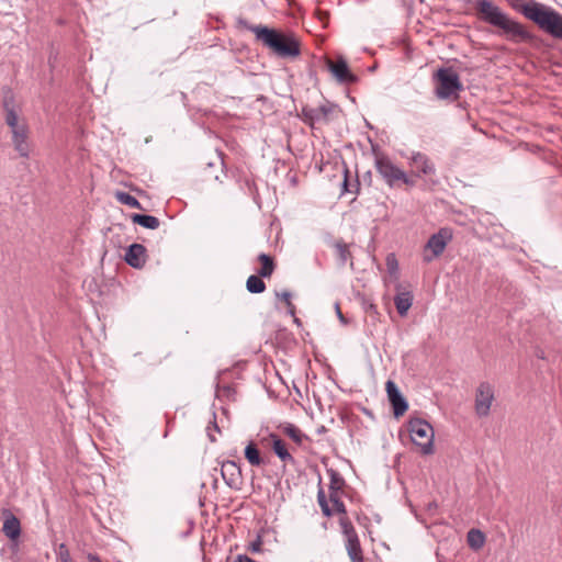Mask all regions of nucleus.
Masks as SVG:
<instances>
[{
  "label": "nucleus",
  "instance_id": "34",
  "mask_svg": "<svg viewBox=\"0 0 562 562\" xmlns=\"http://www.w3.org/2000/svg\"><path fill=\"white\" fill-rule=\"evenodd\" d=\"M386 266L390 273H396L398 269V263L393 254L387 255L386 257Z\"/></svg>",
  "mask_w": 562,
  "mask_h": 562
},
{
  "label": "nucleus",
  "instance_id": "10",
  "mask_svg": "<svg viewBox=\"0 0 562 562\" xmlns=\"http://www.w3.org/2000/svg\"><path fill=\"white\" fill-rule=\"evenodd\" d=\"M221 474L224 482L234 490H240L243 476L240 467L235 461H224L221 467Z\"/></svg>",
  "mask_w": 562,
  "mask_h": 562
},
{
  "label": "nucleus",
  "instance_id": "20",
  "mask_svg": "<svg viewBox=\"0 0 562 562\" xmlns=\"http://www.w3.org/2000/svg\"><path fill=\"white\" fill-rule=\"evenodd\" d=\"M245 458L252 467H261L266 463L256 443L250 441L245 448Z\"/></svg>",
  "mask_w": 562,
  "mask_h": 562
},
{
  "label": "nucleus",
  "instance_id": "23",
  "mask_svg": "<svg viewBox=\"0 0 562 562\" xmlns=\"http://www.w3.org/2000/svg\"><path fill=\"white\" fill-rule=\"evenodd\" d=\"M258 260L261 262V268L258 270V274L261 278H269L274 271L273 259L266 254H260L258 256Z\"/></svg>",
  "mask_w": 562,
  "mask_h": 562
},
{
  "label": "nucleus",
  "instance_id": "13",
  "mask_svg": "<svg viewBox=\"0 0 562 562\" xmlns=\"http://www.w3.org/2000/svg\"><path fill=\"white\" fill-rule=\"evenodd\" d=\"M328 68L333 76L342 83H351L357 80V77L352 75L345 59L340 58L336 61H328Z\"/></svg>",
  "mask_w": 562,
  "mask_h": 562
},
{
  "label": "nucleus",
  "instance_id": "35",
  "mask_svg": "<svg viewBox=\"0 0 562 562\" xmlns=\"http://www.w3.org/2000/svg\"><path fill=\"white\" fill-rule=\"evenodd\" d=\"M206 430H207V436H209L210 440L212 442H215L216 438H215L213 432H215V431L218 432L220 431V428H218L216 422L213 420L212 423H210V425L207 426Z\"/></svg>",
  "mask_w": 562,
  "mask_h": 562
},
{
  "label": "nucleus",
  "instance_id": "8",
  "mask_svg": "<svg viewBox=\"0 0 562 562\" xmlns=\"http://www.w3.org/2000/svg\"><path fill=\"white\" fill-rule=\"evenodd\" d=\"M451 239L452 233L448 228H441L438 233L431 235L425 246L424 261L430 262L434 258L440 256Z\"/></svg>",
  "mask_w": 562,
  "mask_h": 562
},
{
  "label": "nucleus",
  "instance_id": "22",
  "mask_svg": "<svg viewBox=\"0 0 562 562\" xmlns=\"http://www.w3.org/2000/svg\"><path fill=\"white\" fill-rule=\"evenodd\" d=\"M4 109H5V123L11 128V133H13V131H19V130L27 127L26 124L18 123V115L14 112V110L9 105V102L7 100L4 101Z\"/></svg>",
  "mask_w": 562,
  "mask_h": 562
},
{
  "label": "nucleus",
  "instance_id": "7",
  "mask_svg": "<svg viewBox=\"0 0 562 562\" xmlns=\"http://www.w3.org/2000/svg\"><path fill=\"white\" fill-rule=\"evenodd\" d=\"M495 401L494 386L488 382H481L475 390L474 411L479 417H487Z\"/></svg>",
  "mask_w": 562,
  "mask_h": 562
},
{
  "label": "nucleus",
  "instance_id": "29",
  "mask_svg": "<svg viewBox=\"0 0 562 562\" xmlns=\"http://www.w3.org/2000/svg\"><path fill=\"white\" fill-rule=\"evenodd\" d=\"M317 502L322 508L323 514L326 517H330L333 515V509L330 508L328 501L326 499L325 492L323 490H319L317 493Z\"/></svg>",
  "mask_w": 562,
  "mask_h": 562
},
{
  "label": "nucleus",
  "instance_id": "24",
  "mask_svg": "<svg viewBox=\"0 0 562 562\" xmlns=\"http://www.w3.org/2000/svg\"><path fill=\"white\" fill-rule=\"evenodd\" d=\"M467 540L470 548L479 550L485 543V535L479 529H471L467 535Z\"/></svg>",
  "mask_w": 562,
  "mask_h": 562
},
{
  "label": "nucleus",
  "instance_id": "17",
  "mask_svg": "<svg viewBox=\"0 0 562 562\" xmlns=\"http://www.w3.org/2000/svg\"><path fill=\"white\" fill-rule=\"evenodd\" d=\"M394 303L398 314L405 316L413 304V294L409 291L397 292Z\"/></svg>",
  "mask_w": 562,
  "mask_h": 562
},
{
  "label": "nucleus",
  "instance_id": "25",
  "mask_svg": "<svg viewBox=\"0 0 562 562\" xmlns=\"http://www.w3.org/2000/svg\"><path fill=\"white\" fill-rule=\"evenodd\" d=\"M246 288L250 293H261L266 289L265 282L261 280V277L259 276H250L247 279Z\"/></svg>",
  "mask_w": 562,
  "mask_h": 562
},
{
  "label": "nucleus",
  "instance_id": "11",
  "mask_svg": "<svg viewBox=\"0 0 562 562\" xmlns=\"http://www.w3.org/2000/svg\"><path fill=\"white\" fill-rule=\"evenodd\" d=\"M386 393L389 401L393 407V414L396 418L403 416L408 408V403L401 394L398 387L393 381L386 382Z\"/></svg>",
  "mask_w": 562,
  "mask_h": 562
},
{
  "label": "nucleus",
  "instance_id": "31",
  "mask_svg": "<svg viewBox=\"0 0 562 562\" xmlns=\"http://www.w3.org/2000/svg\"><path fill=\"white\" fill-rule=\"evenodd\" d=\"M340 526L346 538H350L352 535L358 536L352 524L346 517L340 519Z\"/></svg>",
  "mask_w": 562,
  "mask_h": 562
},
{
  "label": "nucleus",
  "instance_id": "3",
  "mask_svg": "<svg viewBox=\"0 0 562 562\" xmlns=\"http://www.w3.org/2000/svg\"><path fill=\"white\" fill-rule=\"evenodd\" d=\"M525 16L553 38L562 40V14L551 7L535 3L525 9Z\"/></svg>",
  "mask_w": 562,
  "mask_h": 562
},
{
  "label": "nucleus",
  "instance_id": "2",
  "mask_svg": "<svg viewBox=\"0 0 562 562\" xmlns=\"http://www.w3.org/2000/svg\"><path fill=\"white\" fill-rule=\"evenodd\" d=\"M247 29L278 57L294 58L301 54V43L293 33H283L265 25H247Z\"/></svg>",
  "mask_w": 562,
  "mask_h": 562
},
{
  "label": "nucleus",
  "instance_id": "40",
  "mask_svg": "<svg viewBox=\"0 0 562 562\" xmlns=\"http://www.w3.org/2000/svg\"><path fill=\"white\" fill-rule=\"evenodd\" d=\"M88 560H89V562H101L100 558L97 554H92V553H90L88 555Z\"/></svg>",
  "mask_w": 562,
  "mask_h": 562
},
{
  "label": "nucleus",
  "instance_id": "6",
  "mask_svg": "<svg viewBox=\"0 0 562 562\" xmlns=\"http://www.w3.org/2000/svg\"><path fill=\"white\" fill-rule=\"evenodd\" d=\"M375 167L381 177L390 187H394L398 181L405 184H413L414 182L407 177L405 171L394 165L392 160L385 156L378 157Z\"/></svg>",
  "mask_w": 562,
  "mask_h": 562
},
{
  "label": "nucleus",
  "instance_id": "1",
  "mask_svg": "<svg viewBox=\"0 0 562 562\" xmlns=\"http://www.w3.org/2000/svg\"><path fill=\"white\" fill-rule=\"evenodd\" d=\"M474 8L481 21L498 27L507 40L512 42H528L532 38L522 24L510 19L492 1L477 0Z\"/></svg>",
  "mask_w": 562,
  "mask_h": 562
},
{
  "label": "nucleus",
  "instance_id": "21",
  "mask_svg": "<svg viewBox=\"0 0 562 562\" xmlns=\"http://www.w3.org/2000/svg\"><path fill=\"white\" fill-rule=\"evenodd\" d=\"M132 221L133 223L149 229H156L159 227L160 224L159 220L156 216L145 214H134L132 216Z\"/></svg>",
  "mask_w": 562,
  "mask_h": 562
},
{
  "label": "nucleus",
  "instance_id": "33",
  "mask_svg": "<svg viewBox=\"0 0 562 562\" xmlns=\"http://www.w3.org/2000/svg\"><path fill=\"white\" fill-rule=\"evenodd\" d=\"M285 434L296 442H301L302 434L300 429L293 425L285 428Z\"/></svg>",
  "mask_w": 562,
  "mask_h": 562
},
{
  "label": "nucleus",
  "instance_id": "39",
  "mask_svg": "<svg viewBox=\"0 0 562 562\" xmlns=\"http://www.w3.org/2000/svg\"><path fill=\"white\" fill-rule=\"evenodd\" d=\"M235 562H256L255 560L250 559L249 557L247 555H244V554H239L237 555Z\"/></svg>",
  "mask_w": 562,
  "mask_h": 562
},
{
  "label": "nucleus",
  "instance_id": "41",
  "mask_svg": "<svg viewBox=\"0 0 562 562\" xmlns=\"http://www.w3.org/2000/svg\"><path fill=\"white\" fill-rule=\"evenodd\" d=\"M336 310H337V315H338L339 319H340L342 323H345V317H344V315L341 314V312H340V310H339V306H338V305H336Z\"/></svg>",
  "mask_w": 562,
  "mask_h": 562
},
{
  "label": "nucleus",
  "instance_id": "30",
  "mask_svg": "<svg viewBox=\"0 0 562 562\" xmlns=\"http://www.w3.org/2000/svg\"><path fill=\"white\" fill-rule=\"evenodd\" d=\"M506 1L513 9L522 13L524 15H525L526 8H530L535 3H537L535 0H529L528 2H526V0H506Z\"/></svg>",
  "mask_w": 562,
  "mask_h": 562
},
{
  "label": "nucleus",
  "instance_id": "32",
  "mask_svg": "<svg viewBox=\"0 0 562 562\" xmlns=\"http://www.w3.org/2000/svg\"><path fill=\"white\" fill-rule=\"evenodd\" d=\"M278 296L286 304L288 311L291 315H294L295 313V306L291 302V293L288 291H283L281 293H278Z\"/></svg>",
  "mask_w": 562,
  "mask_h": 562
},
{
  "label": "nucleus",
  "instance_id": "18",
  "mask_svg": "<svg viewBox=\"0 0 562 562\" xmlns=\"http://www.w3.org/2000/svg\"><path fill=\"white\" fill-rule=\"evenodd\" d=\"M346 549L352 562H362L363 555L358 536L347 538Z\"/></svg>",
  "mask_w": 562,
  "mask_h": 562
},
{
  "label": "nucleus",
  "instance_id": "28",
  "mask_svg": "<svg viewBox=\"0 0 562 562\" xmlns=\"http://www.w3.org/2000/svg\"><path fill=\"white\" fill-rule=\"evenodd\" d=\"M329 501L333 504V513L346 514V507L344 502L340 499L339 492L329 493Z\"/></svg>",
  "mask_w": 562,
  "mask_h": 562
},
{
  "label": "nucleus",
  "instance_id": "5",
  "mask_svg": "<svg viewBox=\"0 0 562 562\" xmlns=\"http://www.w3.org/2000/svg\"><path fill=\"white\" fill-rule=\"evenodd\" d=\"M411 439L425 456L434 453V428L425 419L411 418L407 425Z\"/></svg>",
  "mask_w": 562,
  "mask_h": 562
},
{
  "label": "nucleus",
  "instance_id": "14",
  "mask_svg": "<svg viewBox=\"0 0 562 562\" xmlns=\"http://www.w3.org/2000/svg\"><path fill=\"white\" fill-rule=\"evenodd\" d=\"M125 261L133 268H143L146 262V248L142 244H132L125 252Z\"/></svg>",
  "mask_w": 562,
  "mask_h": 562
},
{
  "label": "nucleus",
  "instance_id": "16",
  "mask_svg": "<svg viewBox=\"0 0 562 562\" xmlns=\"http://www.w3.org/2000/svg\"><path fill=\"white\" fill-rule=\"evenodd\" d=\"M2 531L10 540L15 541L21 535L20 520L13 514H8L3 521Z\"/></svg>",
  "mask_w": 562,
  "mask_h": 562
},
{
  "label": "nucleus",
  "instance_id": "12",
  "mask_svg": "<svg viewBox=\"0 0 562 562\" xmlns=\"http://www.w3.org/2000/svg\"><path fill=\"white\" fill-rule=\"evenodd\" d=\"M11 139L14 150L19 154V156L22 158H30L32 144L29 140V127L13 131Z\"/></svg>",
  "mask_w": 562,
  "mask_h": 562
},
{
  "label": "nucleus",
  "instance_id": "4",
  "mask_svg": "<svg viewBox=\"0 0 562 562\" xmlns=\"http://www.w3.org/2000/svg\"><path fill=\"white\" fill-rule=\"evenodd\" d=\"M436 80L435 93L438 99H458L463 86L459 75L452 68H440L434 75Z\"/></svg>",
  "mask_w": 562,
  "mask_h": 562
},
{
  "label": "nucleus",
  "instance_id": "26",
  "mask_svg": "<svg viewBox=\"0 0 562 562\" xmlns=\"http://www.w3.org/2000/svg\"><path fill=\"white\" fill-rule=\"evenodd\" d=\"M116 199L122 203V204H125L130 207H135V209H142L140 206V203L139 201L133 196L132 194L130 193H126V192H117L116 193Z\"/></svg>",
  "mask_w": 562,
  "mask_h": 562
},
{
  "label": "nucleus",
  "instance_id": "15",
  "mask_svg": "<svg viewBox=\"0 0 562 562\" xmlns=\"http://www.w3.org/2000/svg\"><path fill=\"white\" fill-rule=\"evenodd\" d=\"M411 165L416 169L417 176H428L435 173V167L429 158L422 154L415 153L411 157Z\"/></svg>",
  "mask_w": 562,
  "mask_h": 562
},
{
  "label": "nucleus",
  "instance_id": "9",
  "mask_svg": "<svg viewBox=\"0 0 562 562\" xmlns=\"http://www.w3.org/2000/svg\"><path fill=\"white\" fill-rule=\"evenodd\" d=\"M336 111V105L331 103H324L319 106H304L302 109L303 121L311 126L316 123H327L330 121L333 113Z\"/></svg>",
  "mask_w": 562,
  "mask_h": 562
},
{
  "label": "nucleus",
  "instance_id": "36",
  "mask_svg": "<svg viewBox=\"0 0 562 562\" xmlns=\"http://www.w3.org/2000/svg\"><path fill=\"white\" fill-rule=\"evenodd\" d=\"M58 558L60 562H72L65 544H60Z\"/></svg>",
  "mask_w": 562,
  "mask_h": 562
},
{
  "label": "nucleus",
  "instance_id": "27",
  "mask_svg": "<svg viewBox=\"0 0 562 562\" xmlns=\"http://www.w3.org/2000/svg\"><path fill=\"white\" fill-rule=\"evenodd\" d=\"M328 474L330 476L329 493L339 492L345 484L344 479L334 470L328 471Z\"/></svg>",
  "mask_w": 562,
  "mask_h": 562
},
{
  "label": "nucleus",
  "instance_id": "38",
  "mask_svg": "<svg viewBox=\"0 0 562 562\" xmlns=\"http://www.w3.org/2000/svg\"><path fill=\"white\" fill-rule=\"evenodd\" d=\"M250 550L252 552H260V550H261V541H260V539H258L257 541H255V542H252L250 544Z\"/></svg>",
  "mask_w": 562,
  "mask_h": 562
},
{
  "label": "nucleus",
  "instance_id": "19",
  "mask_svg": "<svg viewBox=\"0 0 562 562\" xmlns=\"http://www.w3.org/2000/svg\"><path fill=\"white\" fill-rule=\"evenodd\" d=\"M271 442H272V449L274 451V453L283 461V462H286V461H291L293 462V457L289 453L286 447H285V443L283 442V440L280 439L279 436L274 435V434H271L269 436Z\"/></svg>",
  "mask_w": 562,
  "mask_h": 562
},
{
  "label": "nucleus",
  "instance_id": "37",
  "mask_svg": "<svg viewBox=\"0 0 562 562\" xmlns=\"http://www.w3.org/2000/svg\"><path fill=\"white\" fill-rule=\"evenodd\" d=\"M336 248L338 250L340 259L345 262L347 260V257L349 255V250L346 245L344 244H337Z\"/></svg>",
  "mask_w": 562,
  "mask_h": 562
}]
</instances>
